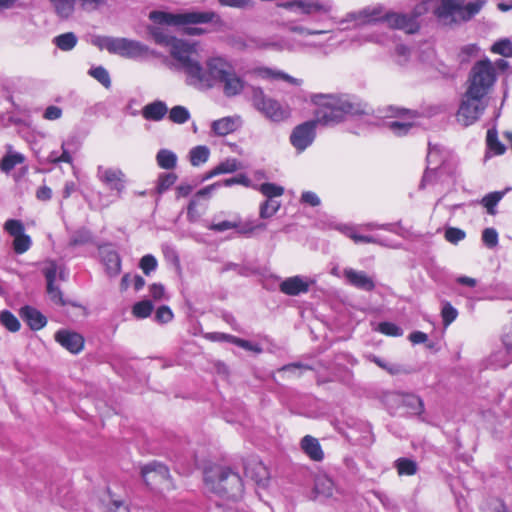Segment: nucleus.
Here are the masks:
<instances>
[{"label": "nucleus", "instance_id": "nucleus-1", "mask_svg": "<svg viewBox=\"0 0 512 512\" xmlns=\"http://www.w3.org/2000/svg\"><path fill=\"white\" fill-rule=\"evenodd\" d=\"M311 102L316 106L315 120L297 125L290 134V143L298 153L305 151L316 137V125H335L347 116L366 114L368 105L355 97L337 94H312Z\"/></svg>", "mask_w": 512, "mask_h": 512}, {"label": "nucleus", "instance_id": "nucleus-2", "mask_svg": "<svg viewBox=\"0 0 512 512\" xmlns=\"http://www.w3.org/2000/svg\"><path fill=\"white\" fill-rule=\"evenodd\" d=\"M173 58L176 61V67L185 74L187 85L199 90H207L215 86L214 66L218 65L220 57L209 59L203 66L197 59L194 44L177 42L173 48Z\"/></svg>", "mask_w": 512, "mask_h": 512}, {"label": "nucleus", "instance_id": "nucleus-3", "mask_svg": "<svg viewBox=\"0 0 512 512\" xmlns=\"http://www.w3.org/2000/svg\"><path fill=\"white\" fill-rule=\"evenodd\" d=\"M204 481L211 492L227 499H238L244 492L242 478L229 467L215 466L207 469Z\"/></svg>", "mask_w": 512, "mask_h": 512}, {"label": "nucleus", "instance_id": "nucleus-4", "mask_svg": "<svg viewBox=\"0 0 512 512\" xmlns=\"http://www.w3.org/2000/svg\"><path fill=\"white\" fill-rule=\"evenodd\" d=\"M496 80L497 73L493 62L488 58L479 60L469 72L466 91L473 98H485Z\"/></svg>", "mask_w": 512, "mask_h": 512}, {"label": "nucleus", "instance_id": "nucleus-5", "mask_svg": "<svg viewBox=\"0 0 512 512\" xmlns=\"http://www.w3.org/2000/svg\"><path fill=\"white\" fill-rule=\"evenodd\" d=\"M465 0H441L435 13L445 24L470 20L482 9L483 0H475L464 4Z\"/></svg>", "mask_w": 512, "mask_h": 512}, {"label": "nucleus", "instance_id": "nucleus-6", "mask_svg": "<svg viewBox=\"0 0 512 512\" xmlns=\"http://www.w3.org/2000/svg\"><path fill=\"white\" fill-rule=\"evenodd\" d=\"M150 19L157 24L169 26H182L188 24L209 23L217 17L213 11H191L185 13H169L163 11H153L150 13Z\"/></svg>", "mask_w": 512, "mask_h": 512}, {"label": "nucleus", "instance_id": "nucleus-7", "mask_svg": "<svg viewBox=\"0 0 512 512\" xmlns=\"http://www.w3.org/2000/svg\"><path fill=\"white\" fill-rule=\"evenodd\" d=\"M251 102L253 107L271 122L279 123L290 116V111L287 107L282 106L277 100L268 97L260 87H252Z\"/></svg>", "mask_w": 512, "mask_h": 512}, {"label": "nucleus", "instance_id": "nucleus-8", "mask_svg": "<svg viewBox=\"0 0 512 512\" xmlns=\"http://www.w3.org/2000/svg\"><path fill=\"white\" fill-rule=\"evenodd\" d=\"M214 70L216 72L215 85L221 84L227 97L237 96L243 91L245 81L237 75L233 66L225 59L220 58L218 65L214 66Z\"/></svg>", "mask_w": 512, "mask_h": 512}, {"label": "nucleus", "instance_id": "nucleus-9", "mask_svg": "<svg viewBox=\"0 0 512 512\" xmlns=\"http://www.w3.org/2000/svg\"><path fill=\"white\" fill-rule=\"evenodd\" d=\"M103 47L110 53L118 54L125 58L138 59L148 55L149 47L145 44L127 38L106 37L103 39Z\"/></svg>", "mask_w": 512, "mask_h": 512}, {"label": "nucleus", "instance_id": "nucleus-10", "mask_svg": "<svg viewBox=\"0 0 512 512\" xmlns=\"http://www.w3.org/2000/svg\"><path fill=\"white\" fill-rule=\"evenodd\" d=\"M486 107L485 98H473L466 91L456 115L458 123L464 127L472 125L483 114Z\"/></svg>", "mask_w": 512, "mask_h": 512}, {"label": "nucleus", "instance_id": "nucleus-11", "mask_svg": "<svg viewBox=\"0 0 512 512\" xmlns=\"http://www.w3.org/2000/svg\"><path fill=\"white\" fill-rule=\"evenodd\" d=\"M141 476L145 484L151 489L169 488L171 476L169 468L159 462L153 461L141 468Z\"/></svg>", "mask_w": 512, "mask_h": 512}, {"label": "nucleus", "instance_id": "nucleus-12", "mask_svg": "<svg viewBox=\"0 0 512 512\" xmlns=\"http://www.w3.org/2000/svg\"><path fill=\"white\" fill-rule=\"evenodd\" d=\"M444 170V156L441 149L437 146L429 145L427 154V169L422 178L420 188L426 189L429 184L436 180L438 175Z\"/></svg>", "mask_w": 512, "mask_h": 512}, {"label": "nucleus", "instance_id": "nucleus-13", "mask_svg": "<svg viewBox=\"0 0 512 512\" xmlns=\"http://www.w3.org/2000/svg\"><path fill=\"white\" fill-rule=\"evenodd\" d=\"M382 20L381 6H368L358 11L349 12L341 23H353L354 26H362L376 23Z\"/></svg>", "mask_w": 512, "mask_h": 512}, {"label": "nucleus", "instance_id": "nucleus-14", "mask_svg": "<svg viewBox=\"0 0 512 512\" xmlns=\"http://www.w3.org/2000/svg\"><path fill=\"white\" fill-rule=\"evenodd\" d=\"M418 117L416 112L398 109V119L387 122V127L394 135L404 136L414 127L415 119Z\"/></svg>", "mask_w": 512, "mask_h": 512}, {"label": "nucleus", "instance_id": "nucleus-15", "mask_svg": "<svg viewBox=\"0 0 512 512\" xmlns=\"http://www.w3.org/2000/svg\"><path fill=\"white\" fill-rule=\"evenodd\" d=\"M391 28L401 29L407 33H414L418 29L416 17L402 13H384L382 10V20Z\"/></svg>", "mask_w": 512, "mask_h": 512}, {"label": "nucleus", "instance_id": "nucleus-16", "mask_svg": "<svg viewBox=\"0 0 512 512\" xmlns=\"http://www.w3.org/2000/svg\"><path fill=\"white\" fill-rule=\"evenodd\" d=\"M97 175L109 189L116 190L118 192L126 189L128 180L120 169L99 166Z\"/></svg>", "mask_w": 512, "mask_h": 512}, {"label": "nucleus", "instance_id": "nucleus-17", "mask_svg": "<svg viewBox=\"0 0 512 512\" xmlns=\"http://www.w3.org/2000/svg\"><path fill=\"white\" fill-rule=\"evenodd\" d=\"M55 341L72 354L80 353L84 348L85 340L82 335L70 330H58L54 335Z\"/></svg>", "mask_w": 512, "mask_h": 512}, {"label": "nucleus", "instance_id": "nucleus-18", "mask_svg": "<svg viewBox=\"0 0 512 512\" xmlns=\"http://www.w3.org/2000/svg\"><path fill=\"white\" fill-rule=\"evenodd\" d=\"M264 224L253 225L250 222L242 223L239 219L225 220L218 223H212L207 228L216 232H224L230 229H236L238 233L250 234L257 228H264Z\"/></svg>", "mask_w": 512, "mask_h": 512}, {"label": "nucleus", "instance_id": "nucleus-19", "mask_svg": "<svg viewBox=\"0 0 512 512\" xmlns=\"http://www.w3.org/2000/svg\"><path fill=\"white\" fill-rule=\"evenodd\" d=\"M343 273L347 282L351 286L366 292H371L375 289L374 280L364 271H357L352 268H347Z\"/></svg>", "mask_w": 512, "mask_h": 512}, {"label": "nucleus", "instance_id": "nucleus-20", "mask_svg": "<svg viewBox=\"0 0 512 512\" xmlns=\"http://www.w3.org/2000/svg\"><path fill=\"white\" fill-rule=\"evenodd\" d=\"M43 273L47 281V293L50 299L57 305L65 306L66 301L63 297V293L61 292L59 287L54 285L57 274L56 265L54 263H51L50 266L44 269Z\"/></svg>", "mask_w": 512, "mask_h": 512}, {"label": "nucleus", "instance_id": "nucleus-21", "mask_svg": "<svg viewBox=\"0 0 512 512\" xmlns=\"http://www.w3.org/2000/svg\"><path fill=\"white\" fill-rule=\"evenodd\" d=\"M330 1L299 0L298 13L305 15H328L332 11Z\"/></svg>", "mask_w": 512, "mask_h": 512}, {"label": "nucleus", "instance_id": "nucleus-22", "mask_svg": "<svg viewBox=\"0 0 512 512\" xmlns=\"http://www.w3.org/2000/svg\"><path fill=\"white\" fill-rule=\"evenodd\" d=\"M309 287V283L301 276L288 277L279 285L280 291L289 296H297L302 293H307L309 291Z\"/></svg>", "mask_w": 512, "mask_h": 512}, {"label": "nucleus", "instance_id": "nucleus-23", "mask_svg": "<svg viewBox=\"0 0 512 512\" xmlns=\"http://www.w3.org/2000/svg\"><path fill=\"white\" fill-rule=\"evenodd\" d=\"M23 321L34 331H38L47 324L46 317L36 308L26 305L20 309Z\"/></svg>", "mask_w": 512, "mask_h": 512}, {"label": "nucleus", "instance_id": "nucleus-24", "mask_svg": "<svg viewBox=\"0 0 512 512\" xmlns=\"http://www.w3.org/2000/svg\"><path fill=\"white\" fill-rule=\"evenodd\" d=\"M241 125L239 116H228L211 123V130L217 136H226L236 131Z\"/></svg>", "mask_w": 512, "mask_h": 512}, {"label": "nucleus", "instance_id": "nucleus-25", "mask_svg": "<svg viewBox=\"0 0 512 512\" xmlns=\"http://www.w3.org/2000/svg\"><path fill=\"white\" fill-rule=\"evenodd\" d=\"M5 149L6 152L0 160V170L8 174L18 165L24 164L26 157L24 154L15 151L10 144H7Z\"/></svg>", "mask_w": 512, "mask_h": 512}, {"label": "nucleus", "instance_id": "nucleus-26", "mask_svg": "<svg viewBox=\"0 0 512 512\" xmlns=\"http://www.w3.org/2000/svg\"><path fill=\"white\" fill-rule=\"evenodd\" d=\"M168 113V107L165 102L155 100L142 109V116L149 121H161Z\"/></svg>", "mask_w": 512, "mask_h": 512}, {"label": "nucleus", "instance_id": "nucleus-27", "mask_svg": "<svg viewBox=\"0 0 512 512\" xmlns=\"http://www.w3.org/2000/svg\"><path fill=\"white\" fill-rule=\"evenodd\" d=\"M301 448L304 453L313 461H322L324 458V452L318 441L313 436L306 435L301 440Z\"/></svg>", "mask_w": 512, "mask_h": 512}, {"label": "nucleus", "instance_id": "nucleus-28", "mask_svg": "<svg viewBox=\"0 0 512 512\" xmlns=\"http://www.w3.org/2000/svg\"><path fill=\"white\" fill-rule=\"evenodd\" d=\"M250 183H251V180L249 178H247L243 174H239L236 176H231L229 178H225L223 180H219V181L199 190L198 192H212L213 190H216V189L229 188L233 184H241L245 188H250L251 187Z\"/></svg>", "mask_w": 512, "mask_h": 512}, {"label": "nucleus", "instance_id": "nucleus-29", "mask_svg": "<svg viewBox=\"0 0 512 512\" xmlns=\"http://www.w3.org/2000/svg\"><path fill=\"white\" fill-rule=\"evenodd\" d=\"M149 33L154 39V41L162 46H167L170 48V54L173 57V48L176 45L177 42L179 43H187L186 41L177 39L175 37H172L168 35L162 28L160 27H150Z\"/></svg>", "mask_w": 512, "mask_h": 512}, {"label": "nucleus", "instance_id": "nucleus-30", "mask_svg": "<svg viewBox=\"0 0 512 512\" xmlns=\"http://www.w3.org/2000/svg\"><path fill=\"white\" fill-rule=\"evenodd\" d=\"M256 73L258 76H260L263 79H280L283 81H286L294 86H300L302 84L301 79L294 78L290 76L289 74L279 71V70H273L270 68H259L256 70Z\"/></svg>", "mask_w": 512, "mask_h": 512}, {"label": "nucleus", "instance_id": "nucleus-31", "mask_svg": "<svg viewBox=\"0 0 512 512\" xmlns=\"http://www.w3.org/2000/svg\"><path fill=\"white\" fill-rule=\"evenodd\" d=\"M333 491L334 483L329 477L323 475L315 478L313 488L315 497L329 498L333 495Z\"/></svg>", "mask_w": 512, "mask_h": 512}, {"label": "nucleus", "instance_id": "nucleus-32", "mask_svg": "<svg viewBox=\"0 0 512 512\" xmlns=\"http://www.w3.org/2000/svg\"><path fill=\"white\" fill-rule=\"evenodd\" d=\"M210 157V149L206 145H198L190 149L188 160L194 167L203 165Z\"/></svg>", "mask_w": 512, "mask_h": 512}, {"label": "nucleus", "instance_id": "nucleus-33", "mask_svg": "<svg viewBox=\"0 0 512 512\" xmlns=\"http://www.w3.org/2000/svg\"><path fill=\"white\" fill-rule=\"evenodd\" d=\"M486 146L489 152L494 155H502L506 151V147L498 139V132L496 126L491 127L487 131Z\"/></svg>", "mask_w": 512, "mask_h": 512}, {"label": "nucleus", "instance_id": "nucleus-34", "mask_svg": "<svg viewBox=\"0 0 512 512\" xmlns=\"http://www.w3.org/2000/svg\"><path fill=\"white\" fill-rule=\"evenodd\" d=\"M177 155L169 149H160L156 154L157 165L165 170L174 169L177 165Z\"/></svg>", "mask_w": 512, "mask_h": 512}, {"label": "nucleus", "instance_id": "nucleus-35", "mask_svg": "<svg viewBox=\"0 0 512 512\" xmlns=\"http://www.w3.org/2000/svg\"><path fill=\"white\" fill-rule=\"evenodd\" d=\"M394 466L399 476H413L418 471L417 463L409 458H398Z\"/></svg>", "mask_w": 512, "mask_h": 512}, {"label": "nucleus", "instance_id": "nucleus-36", "mask_svg": "<svg viewBox=\"0 0 512 512\" xmlns=\"http://www.w3.org/2000/svg\"><path fill=\"white\" fill-rule=\"evenodd\" d=\"M268 199L261 205L260 216L262 218L272 217L280 208V201L277 199L281 194H267Z\"/></svg>", "mask_w": 512, "mask_h": 512}, {"label": "nucleus", "instance_id": "nucleus-37", "mask_svg": "<svg viewBox=\"0 0 512 512\" xmlns=\"http://www.w3.org/2000/svg\"><path fill=\"white\" fill-rule=\"evenodd\" d=\"M77 42L78 38L73 32L60 34L53 39V43L62 51L72 50Z\"/></svg>", "mask_w": 512, "mask_h": 512}, {"label": "nucleus", "instance_id": "nucleus-38", "mask_svg": "<svg viewBox=\"0 0 512 512\" xmlns=\"http://www.w3.org/2000/svg\"><path fill=\"white\" fill-rule=\"evenodd\" d=\"M340 231L345 236L350 238L355 244H359V243H365V244L373 243L374 244V243H377V240H376L375 237L370 236V235H361V234H359L356 231V229L354 227L344 226V227L340 228Z\"/></svg>", "mask_w": 512, "mask_h": 512}, {"label": "nucleus", "instance_id": "nucleus-39", "mask_svg": "<svg viewBox=\"0 0 512 512\" xmlns=\"http://www.w3.org/2000/svg\"><path fill=\"white\" fill-rule=\"evenodd\" d=\"M245 473L257 483H261L267 477V470L261 462H252L245 467Z\"/></svg>", "mask_w": 512, "mask_h": 512}, {"label": "nucleus", "instance_id": "nucleus-40", "mask_svg": "<svg viewBox=\"0 0 512 512\" xmlns=\"http://www.w3.org/2000/svg\"><path fill=\"white\" fill-rule=\"evenodd\" d=\"M0 322L8 331L13 333L19 331L21 327L18 318L9 310L0 312Z\"/></svg>", "mask_w": 512, "mask_h": 512}, {"label": "nucleus", "instance_id": "nucleus-41", "mask_svg": "<svg viewBox=\"0 0 512 512\" xmlns=\"http://www.w3.org/2000/svg\"><path fill=\"white\" fill-rule=\"evenodd\" d=\"M153 304L150 300H142L135 303L132 307V314L138 319H144L151 315Z\"/></svg>", "mask_w": 512, "mask_h": 512}, {"label": "nucleus", "instance_id": "nucleus-42", "mask_svg": "<svg viewBox=\"0 0 512 512\" xmlns=\"http://www.w3.org/2000/svg\"><path fill=\"white\" fill-rule=\"evenodd\" d=\"M190 119L189 110L181 105L174 106L169 111V120L176 124H184Z\"/></svg>", "mask_w": 512, "mask_h": 512}, {"label": "nucleus", "instance_id": "nucleus-43", "mask_svg": "<svg viewBox=\"0 0 512 512\" xmlns=\"http://www.w3.org/2000/svg\"><path fill=\"white\" fill-rule=\"evenodd\" d=\"M177 180V176L173 172L161 173L157 180L156 192H165L172 188Z\"/></svg>", "mask_w": 512, "mask_h": 512}, {"label": "nucleus", "instance_id": "nucleus-44", "mask_svg": "<svg viewBox=\"0 0 512 512\" xmlns=\"http://www.w3.org/2000/svg\"><path fill=\"white\" fill-rule=\"evenodd\" d=\"M60 17H69L74 10V0H51Z\"/></svg>", "mask_w": 512, "mask_h": 512}, {"label": "nucleus", "instance_id": "nucleus-45", "mask_svg": "<svg viewBox=\"0 0 512 512\" xmlns=\"http://www.w3.org/2000/svg\"><path fill=\"white\" fill-rule=\"evenodd\" d=\"M491 52L503 57H512V42L507 38L501 39L492 45Z\"/></svg>", "mask_w": 512, "mask_h": 512}, {"label": "nucleus", "instance_id": "nucleus-46", "mask_svg": "<svg viewBox=\"0 0 512 512\" xmlns=\"http://www.w3.org/2000/svg\"><path fill=\"white\" fill-rule=\"evenodd\" d=\"M88 73L99 83H101L105 88L111 87L110 75L104 67L98 66L95 68H91Z\"/></svg>", "mask_w": 512, "mask_h": 512}, {"label": "nucleus", "instance_id": "nucleus-47", "mask_svg": "<svg viewBox=\"0 0 512 512\" xmlns=\"http://www.w3.org/2000/svg\"><path fill=\"white\" fill-rule=\"evenodd\" d=\"M239 162L234 159H226L225 161L218 164L211 172V175H217L221 173H232L239 169Z\"/></svg>", "mask_w": 512, "mask_h": 512}, {"label": "nucleus", "instance_id": "nucleus-48", "mask_svg": "<svg viewBox=\"0 0 512 512\" xmlns=\"http://www.w3.org/2000/svg\"><path fill=\"white\" fill-rule=\"evenodd\" d=\"M31 246V238L29 235L22 233L14 237L13 250L16 254H23L29 250Z\"/></svg>", "mask_w": 512, "mask_h": 512}, {"label": "nucleus", "instance_id": "nucleus-49", "mask_svg": "<svg viewBox=\"0 0 512 512\" xmlns=\"http://www.w3.org/2000/svg\"><path fill=\"white\" fill-rule=\"evenodd\" d=\"M458 316V311L451 305L450 302H444L441 309V317L444 327H448L453 323Z\"/></svg>", "mask_w": 512, "mask_h": 512}, {"label": "nucleus", "instance_id": "nucleus-50", "mask_svg": "<svg viewBox=\"0 0 512 512\" xmlns=\"http://www.w3.org/2000/svg\"><path fill=\"white\" fill-rule=\"evenodd\" d=\"M504 194H488L482 198L481 204L487 209L490 215H495V207Z\"/></svg>", "mask_w": 512, "mask_h": 512}, {"label": "nucleus", "instance_id": "nucleus-51", "mask_svg": "<svg viewBox=\"0 0 512 512\" xmlns=\"http://www.w3.org/2000/svg\"><path fill=\"white\" fill-rule=\"evenodd\" d=\"M139 267L145 275H149L152 271L157 268V260L151 255H144L139 262Z\"/></svg>", "mask_w": 512, "mask_h": 512}, {"label": "nucleus", "instance_id": "nucleus-52", "mask_svg": "<svg viewBox=\"0 0 512 512\" xmlns=\"http://www.w3.org/2000/svg\"><path fill=\"white\" fill-rule=\"evenodd\" d=\"M446 241L457 244L458 242L462 241L466 237L465 231H463L460 228L456 227H449L445 230L444 235Z\"/></svg>", "mask_w": 512, "mask_h": 512}, {"label": "nucleus", "instance_id": "nucleus-53", "mask_svg": "<svg viewBox=\"0 0 512 512\" xmlns=\"http://www.w3.org/2000/svg\"><path fill=\"white\" fill-rule=\"evenodd\" d=\"M378 331L384 335L398 337L402 335V330L396 324L391 322H381L378 325Z\"/></svg>", "mask_w": 512, "mask_h": 512}, {"label": "nucleus", "instance_id": "nucleus-54", "mask_svg": "<svg viewBox=\"0 0 512 512\" xmlns=\"http://www.w3.org/2000/svg\"><path fill=\"white\" fill-rule=\"evenodd\" d=\"M482 241L488 248L498 245V233L494 228H485L482 232Z\"/></svg>", "mask_w": 512, "mask_h": 512}, {"label": "nucleus", "instance_id": "nucleus-55", "mask_svg": "<svg viewBox=\"0 0 512 512\" xmlns=\"http://www.w3.org/2000/svg\"><path fill=\"white\" fill-rule=\"evenodd\" d=\"M5 231L13 237L24 233V226L21 221L9 219L4 224Z\"/></svg>", "mask_w": 512, "mask_h": 512}, {"label": "nucleus", "instance_id": "nucleus-56", "mask_svg": "<svg viewBox=\"0 0 512 512\" xmlns=\"http://www.w3.org/2000/svg\"><path fill=\"white\" fill-rule=\"evenodd\" d=\"M286 28L293 33H297L299 35H322L325 34L324 30H311L304 26L294 25V24H286Z\"/></svg>", "mask_w": 512, "mask_h": 512}, {"label": "nucleus", "instance_id": "nucleus-57", "mask_svg": "<svg viewBox=\"0 0 512 512\" xmlns=\"http://www.w3.org/2000/svg\"><path fill=\"white\" fill-rule=\"evenodd\" d=\"M48 159L50 162H53V163H60V162L71 163L72 162V156L65 149L64 143L62 144V153L59 155L57 152L52 151L49 154Z\"/></svg>", "mask_w": 512, "mask_h": 512}, {"label": "nucleus", "instance_id": "nucleus-58", "mask_svg": "<svg viewBox=\"0 0 512 512\" xmlns=\"http://www.w3.org/2000/svg\"><path fill=\"white\" fill-rule=\"evenodd\" d=\"M173 316L172 310L166 305L158 307L155 313V319L159 323H168L173 319Z\"/></svg>", "mask_w": 512, "mask_h": 512}, {"label": "nucleus", "instance_id": "nucleus-59", "mask_svg": "<svg viewBox=\"0 0 512 512\" xmlns=\"http://www.w3.org/2000/svg\"><path fill=\"white\" fill-rule=\"evenodd\" d=\"M284 46V37L276 40V41H266V40H260L256 43V47L262 48V49H273L276 51H284L286 48Z\"/></svg>", "mask_w": 512, "mask_h": 512}, {"label": "nucleus", "instance_id": "nucleus-60", "mask_svg": "<svg viewBox=\"0 0 512 512\" xmlns=\"http://www.w3.org/2000/svg\"><path fill=\"white\" fill-rule=\"evenodd\" d=\"M222 6L245 9L253 8L254 2L252 0H218Z\"/></svg>", "mask_w": 512, "mask_h": 512}, {"label": "nucleus", "instance_id": "nucleus-61", "mask_svg": "<svg viewBox=\"0 0 512 512\" xmlns=\"http://www.w3.org/2000/svg\"><path fill=\"white\" fill-rule=\"evenodd\" d=\"M226 338L241 348H244V349L250 350V351H254L257 353L261 352V348L259 346L253 345L251 342H249L247 340L237 338L235 336H226Z\"/></svg>", "mask_w": 512, "mask_h": 512}, {"label": "nucleus", "instance_id": "nucleus-62", "mask_svg": "<svg viewBox=\"0 0 512 512\" xmlns=\"http://www.w3.org/2000/svg\"><path fill=\"white\" fill-rule=\"evenodd\" d=\"M61 116H62V109L58 106L51 105L45 109L44 118L46 120H50V121L57 120Z\"/></svg>", "mask_w": 512, "mask_h": 512}, {"label": "nucleus", "instance_id": "nucleus-63", "mask_svg": "<svg viewBox=\"0 0 512 512\" xmlns=\"http://www.w3.org/2000/svg\"><path fill=\"white\" fill-rule=\"evenodd\" d=\"M479 52V47L475 44H469L461 49V60L468 61L472 56H476Z\"/></svg>", "mask_w": 512, "mask_h": 512}, {"label": "nucleus", "instance_id": "nucleus-64", "mask_svg": "<svg viewBox=\"0 0 512 512\" xmlns=\"http://www.w3.org/2000/svg\"><path fill=\"white\" fill-rule=\"evenodd\" d=\"M409 53H410V50L407 46L405 45H397L396 48H395V54H396V57H397V62L400 64V65H403L407 59H408V56H409Z\"/></svg>", "mask_w": 512, "mask_h": 512}]
</instances>
